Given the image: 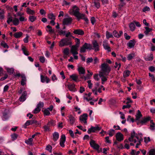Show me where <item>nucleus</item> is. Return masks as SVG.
Instances as JSON below:
<instances>
[{
    "label": "nucleus",
    "instance_id": "obj_1",
    "mask_svg": "<svg viewBox=\"0 0 155 155\" xmlns=\"http://www.w3.org/2000/svg\"><path fill=\"white\" fill-rule=\"evenodd\" d=\"M129 140L130 142H133L136 143V147L137 148L138 146L140 144L143 139L141 137H139L137 134H135L134 131L133 130L131 133L130 137L129 138Z\"/></svg>",
    "mask_w": 155,
    "mask_h": 155
},
{
    "label": "nucleus",
    "instance_id": "obj_2",
    "mask_svg": "<svg viewBox=\"0 0 155 155\" xmlns=\"http://www.w3.org/2000/svg\"><path fill=\"white\" fill-rule=\"evenodd\" d=\"M69 12L70 14L74 15L78 20L83 16V14L80 13L79 8L76 5L73 6Z\"/></svg>",
    "mask_w": 155,
    "mask_h": 155
},
{
    "label": "nucleus",
    "instance_id": "obj_3",
    "mask_svg": "<svg viewBox=\"0 0 155 155\" xmlns=\"http://www.w3.org/2000/svg\"><path fill=\"white\" fill-rule=\"evenodd\" d=\"M110 68L106 64L104 63L101 64V70L99 73H102L105 74H108L110 71Z\"/></svg>",
    "mask_w": 155,
    "mask_h": 155
},
{
    "label": "nucleus",
    "instance_id": "obj_4",
    "mask_svg": "<svg viewBox=\"0 0 155 155\" xmlns=\"http://www.w3.org/2000/svg\"><path fill=\"white\" fill-rule=\"evenodd\" d=\"M71 44L70 38H65L61 40L59 42V46L60 47H63Z\"/></svg>",
    "mask_w": 155,
    "mask_h": 155
},
{
    "label": "nucleus",
    "instance_id": "obj_5",
    "mask_svg": "<svg viewBox=\"0 0 155 155\" xmlns=\"http://www.w3.org/2000/svg\"><path fill=\"white\" fill-rule=\"evenodd\" d=\"M92 49V45L90 44L85 43L81 48L80 52L84 53L86 50H91Z\"/></svg>",
    "mask_w": 155,
    "mask_h": 155
},
{
    "label": "nucleus",
    "instance_id": "obj_6",
    "mask_svg": "<svg viewBox=\"0 0 155 155\" xmlns=\"http://www.w3.org/2000/svg\"><path fill=\"white\" fill-rule=\"evenodd\" d=\"M150 119L151 118L150 117H148L143 118L141 120L137 121V125H139L140 124L142 125H144L150 120Z\"/></svg>",
    "mask_w": 155,
    "mask_h": 155
},
{
    "label": "nucleus",
    "instance_id": "obj_7",
    "mask_svg": "<svg viewBox=\"0 0 155 155\" xmlns=\"http://www.w3.org/2000/svg\"><path fill=\"white\" fill-rule=\"evenodd\" d=\"M87 115L84 114L80 117L79 119L81 123H84L85 124H87Z\"/></svg>",
    "mask_w": 155,
    "mask_h": 155
},
{
    "label": "nucleus",
    "instance_id": "obj_8",
    "mask_svg": "<svg viewBox=\"0 0 155 155\" xmlns=\"http://www.w3.org/2000/svg\"><path fill=\"white\" fill-rule=\"evenodd\" d=\"M92 49L94 50V51L96 52L98 51L99 50V45L96 41H93L92 43Z\"/></svg>",
    "mask_w": 155,
    "mask_h": 155
},
{
    "label": "nucleus",
    "instance_id": "obj_9",
    "mask_svg": "<svg viewBox=\"0 0 155 155\" xmlns=\"http://www.w3.org/2000/svg\"><path fill=\"white\" fill-rule=\"evenodd\" d=\"M41 81V82L48 83L50 81L49 78L43 75L42 74L40 75Z\"/></svg>",
    "mask_w": 155,
    "mask_h": 155
},
{
    "label": "nucleus",
    "instance_id": "obj_10",
    "mask_svg": "<svg viewBox=\"0 0 155 155\" xmlns=\"http://www.w3.org/2000/svg\"><path fill=\"white\" fill-rule=\"evenodd\" d=\"M91 146L93 149L98 150L99 149V146L95 143L94 140H91L90 143Z\"/></svg>",
    "mask_w": 155,
    "mask_h": 155
},
{
    "label": "nucleus",
    "instance_id": "obj_11",
    "mask_svg": "<svg viewBox=\"0 0 155 155\" xmlns=\"http://www.w3.org/2000/svg\"><path fill=\"white\" fill-rule=\"evenodd\" d=\"M8 110H5V112L3 114V115L2 117V119L3 120L6 121L8 119L9 116L8 115Z\"/></svg>",
    "mask_w": 155,
    "mask_h": 155
},
{
    "label": "nucleus",
    "instance_id": "obj_12",
    "mask_svg": "<svg viewBox=\"0 0 155 155\" xmlns=\"http://www.w3.org/2000/svg\"><path fill=\"white\" fill-rule=\"evenodd\" d=\"M108 75V74H102L101 73H99V76L101 78L102 84H104V82L107 80Z\"/></svg>",
    "mask_w": 155,
    "mask_h": 155
},
{
    "label": "nucleus",
    "instance_id": "obj_13",
    "mask_svg": "<svg viewBox=\"0 0 155 155\" xmlns=\"http://www.w3.org/2000/svg\"><path fill=\"white\" fill-rule=\"evenodd\" d=\"M72 19L71 18L68 17L63 20V23L65 25H68L71 23Z\"/></svg>",
    "mask_w": 155,
    "mask_h": 155
},
{
    "label": "nucleus",
    "instance_id": "obj_14",
    "mask_svg": "<svg viewBox=\"0 0 155 155\" xmlns=\"http://www.w3.org/2000/svg\"><path fill=\"white\" fill-rule=\"evenodd\" d=\"M78 46H72L71 48V52L72 54H78Z\"/></svg>",
    "mask_w": 155,
    "mask_h": 155
},
{
    "label": "nucleus",
    "instance_id": "obj_15",
    "mask_svg": "<svg viewBox=\"0 0 155 155\" xmlns=\"http://www.w3.org/2000/svg\"><path fill=\"white\" fill-rule=\"evenodd\" d=\"M136 43V41L134 39L130 40L129 42L127 43V45L130 48H131L134 47Z\"/></svg>",
    "mask_w": 155,
    "mask_h": 155
},
{
    "label": "nucleus",
    "instance_id": "obj_16",
    "mask_svg": "<svg viewBox=\"0 0 155 155\" xmlns=\"http://www.w3.org/2000/svg\"><path fill=\"white\" fill-rule=\"evenodd\" d=\"M65 136L64 134H62L61 136L60 139V145L62 147H64V143L65 141Z\"/></svg>",
    "mask_w": 155,
    "mask_h": 155
},
{
    "label": "nucleus",
    "instance_id": "obj_17",
    "mask_svg": "<svg viewBox=\"0 0 155 155\" xmlns=\"http://www.w3.org/2000/svg\"><path fill=\"white\" fill-rule=\"evenodd\" d=\"M116 138L117 141H121L124 139L123 135L120 133H117L116 135Z\"/></svg>",
    "mask_w": 155,
    "mask_h": 155
},
{
    "label": "nucleus",
    "instance_id": "obj_18",
    "mask_svg": "<svg viewBox=\"0 0 155 155\" xmlns=\"http://www.w3.org/2000/svg\"><path fill=\"white\" fill-rule=\"evenodd\" d=\"M68 117V121L70 124L71 125H73L76 120L75 118L71 115H69Z\"/></svg>",
    "mask_w": 155,
    "mask_h": 155
},
{
    "label": "nucleus",
    "instance_id": "obj_19",
    "mask_svg": "<svg viewBox=\"0 0 155 155\" xmlns=\"http://www.w3.org/2000/svg\"><path fill=\"white\" fill-rule=\"evenodd\" d=\"M144 58L146 61H152L154 57L152 54H150L145 56Z\"/></svg>",
    "mask_w": 155,
    "mask_h": 155
},
{
    "label": "nucleus",
    "instance_id": "obj_20",
    "mask_svg": "<svg viewBox=\"0 0 155 155\" xmlns=\"http://www.w3.org/2000/svg\"><path fill=\"white\" fill-rule=\"evenodd\" d=\"M123 32L122 31H120L119 33L116 30L113 31V34L114 36L116 38H120L121 35L123 34Z\"/></svg>",
    "mask_w": 155,
    "mask_h": 155
},
{
    "label": "nucleus",
    "instance_id": "obj_21",
    "mask_svg": "<svg viewBox=\"0 0 155 155\" xmlns=\"http://www.w3.org/2000/svg\"><path fill=\"white\" fill-rule=\"evenodd\" d=\"M142 117V115L141 114L140 111V110H138L136 115V121H137V122L139 121H140V119Z\"/></svg>",
    "mask_w": 155,
    "mask_h": 155
},
{
    "label": "nucleus",
    "instance_id": "obj_22",
    "mask_svg": "<svg viewBox=\"0 0 155 155\" xmlns=\"http://www.w3.org/2000/svg\"><path fill=\"white\" fill-rule=\"evenodd\" d=\"M73 33L74 34L82 35H84V33L83 31L81 29L75 30Z\"/></svg>",
    "mask_w": 155,
    "mask_h": 155
},
{
    "label": "nucleus",
    "instance_id": "obj_23",
    "mask_svg": "<svg viewBox=\"0 0 155 155\" xmlns=\"http://www.w3.org/2000/svg\"><path fill=\"white\" fill-rule=\"evenodd\" d=\"M67 86L69 90L72 92H75L76 90L75 87V85L74 84H68Z\"/></svg>",
    "mask_w": 155,
    "mask_h": 155
},
{
    "label": "nucleus",
    "instance_id": "obj_24",
    "mask_svg": "<svg viewBox=\"0 0 155 155\" xmlns=\"http://www.w3.org/2000/svg\"><path fill=\"white\" fill-rule=\"evenodd\" d=\"M103 46L104 49L106 50H107L108 52H109L111 51L110 48L107 43L104 42Z\"/></svg>",
    "mask_w": 155,
    "mask_h": 155
},
{
    "label": "nucleus",
    "instance_id": "obj_25",
    "mask_svg": "<svg viewBox=\"0 0 155 155\" xmlns=\"http://www.w3.org/2000/svg\"><path fill=\"white\" fill-rule=\"evenodd\" d=\"M53 139L54 141H56L59 137V134L58 133L56 132H54L53 134Z\"/></svg>",
    "mask_w": 155,
    "mask_h": 155
},
{
    "label": "nucleus",
    "instance_id": "obj_26",
    "mask_svg": "<svg viewBox=\"0 0 155 155\" xmlns=\"http://www.w3.org/2000/svg\"><path fill=\"white\" fill-rule=\"evenodd\" d=\"M78 71L80 74H84L85 73V70L83 67H78Z\"/></svg>",
    "mask_w": 155,
    "mask_h": 155
},
{
    "label": "nucleus",
    "instance_id": "obj_27",
    "mask_svg": "<svg viewBox=\"0 0 155 155\" xmlns=\"http://www.w3.org/2000/svg\"><path fill=\"white\" fill-rule=\"evenodd\" d=\"M26 93L25 91L23 92L22 96L19 98V100L21 101H24L26 100Z\"/></svg>",
    "mask_w": 155,
    "mask_h": 155
},
{
    "label": "nucleus",
    "instance_id": "obj_28",
    "mask_svg": "<svg viewBox=\"0 0 155 155\" xmlns=\"http://www.w3.org/2000/svg\"><path fill=\"white\" fill-rule=\"evenodd\" d=\"M22 33L20 31L15 33L13 35L16 38H19L22 36Z\"/></svg>",
    "mask_w": 155,
    "mask_h": 155
},
{
    "label": "nucleus",
    "instance_id": "obj_29",
    "mask_svg": "<svg viewBox=\"0 0 155 155\" xmlns=\"http://www.w3.org/2000/svg\"><path fill=\"white\" fill-rule=\"evenodd\" d=\"M70 77L75 81L77 82L78 81V76L75 74H73L71 75L70 76Z\"/></svg>",
    "mask_w": 155,
    "mask_h": 155
},
{
    "label": "nucleus",
    "instance_id": "obj_30",
    "mask_svg": "<svg viewBox=\"0 0 155 155\" xmlns=\"http://www.w3.org/2000/svg\"><path fill=\"white\" fill-rule=\"evenodd\" d=\"M21 77L22 79L21 81V84L22 85H24L26 84V78L24 75H21Z\"/></svg>",
    "mask_w": 155,
    "mask_h": 155
},
{
    "label": "nucleus",
    "instance_id": "obj_31",
    "mask_svg": "<svg viewBox=\"0 0 155 155\" xmlns=\"http://www.w3.org/2000/svg\"><path fill=\"white\" fill-rule=\"evenodd\" d=\"M130 73V71L128 70L125 71L123 74V77L124 78H126L129 76Z\"/></svg>",
    "mask_w": 155,
    "mask_h": 155
},
{
    "label": "nucleus",
    "instance_id": "obj_32",
    "mask_svg": "<svg viewBox=\"0 0 155 155\" xmlns=\"http://www.w3.org/2000/svg\"><path fill=\"white\" fill-rule=\"evenodd\" d=\"M5 13V10L3 9L0 10V19H2L4 18V14Z\"/></svg>",
    "mask_w": 155,
    "mask_h": 155
},
{
    "label": "nucleus",
    "instance_id": "obj_33",
    "mask_svg": "<svg viewBox=\"0 0 155 155\" xmlns=\"http://www.w3.org/2000/svg\"><path fill=\"white\" fill-rule=\"evenodd\" d=\"M135 56V54L131 53L128 54L127 56V58L128 60H130L132 59Z\"/></svg>",
    "mask_w": 155,
    "mask_h": 155
},
{
    "label": "nucleus",
    "instance_id": "obj_34",
    "mask_svg": "<svg viewBox=\"0 0 155 155\" xmlns=\"http://www.w3.org/2000/svg\"><path fill=\"white\" fill-rule=\"evenodd\" d=\"M94 5L97 8H98L100 6V3L99 2V0H94Z\"/></svg>",
    "mask_w": 155,
    "mask_h": 155
},
{
    "label": "nucleus",
    "instance_id": "obj_35",
    "mask_svg": "<svg viewBox=\"0 0 155 155\" xmlns=\"http://www.w3.org/2000/svg\"><path fill=\"white\" fill-rule=\"evenodd\" d=\"M22 50L23 52V53L25 55L28 56L29 54L28 51L27 49L25 47H22Z\"/></svg>",
    "mask_w": 155,
    "mask_h": 155
},
{
    "label": "nucleus",
    "instance_id": "obj_36",
    "mask_svg": "<svg viewBox=\"0 0 155 155\" xmlns=\"http://www.w3.org/2000/svg\"><path fill=\"white\" fill-rule=\"evenodd\" d=\"M13 23L15 25L17 26L18 25L19 23L18 19L16 18H14L13 21Z\"/></svg>",
    "mask_w": 155,
    "mask_h": 155
},
{
    "label": "nucleus",
    "instance_id": "obj_37",
    "mask_svg": "<svg viewBox=\"0 0 155 155\" xmlns=\"http://www.w3.org/2000/svg\"><path fill=\"white\" fill-rule=\"evenodd\" d=\"M26 12L28 14L31 15H33L35 13V12L34 10H31L29 8H27Z\"/></svg>",
    "mask_w": 155,
    "mask_h": 155
},
{
    "label": "nucleus",
    "instance_id": "obj_38",
    "mask_svg": "<svg viewBox=\"0 0 155 155\" xmlns=\"http://www.w3.org/2000/svg\"><path fill=\"white\" fill-rule=\"evenodd\" d=\"M5 68L7 72L10 74H12L14 71V69L12 68H9L7 67H5Z\"/></svg>",
    "mask_w": 155,
    "mask_h": 155
},
{
    "label": "nucleus",
    "instance_id": "obj_39",
    "mask_svg": "<svg viewBox=\"0 0 155 155\" xmlns=\"http://www.w3.org/2000/svg\"><path fill=\"white\" fill-rule=\"evenodd\" d=\"M48 30H47V31L50 33H53L54 32V31L52 28L51 26L49 25H48L46 27Z\"/></svg>",
    "mask_w": 155,
    "mask_h": 155
},
{
    "label": "nucleus",
    "instance_id": "obj_40",
    "mask_svg": "<svg viewBox=\"0 0 155 155\" xmlns=\"http://www.w3.org/2000/svg\"><path fill=\"white\" fill-rule=\"evenodd\" d=\"M33 141V139L32 138H30L28 140L25 141V142L27 144L31 145L32 144V142Z\"/></svg>",
    "mask_w": 155,
    "mask_h": 155
},
{
    "label": "nucleus",
    "instance_id": "obj_41",
    "mask_svg": "<svg viewBox=\"0 0 155 155\" xmlns=\"http://www.w3.org/2000/svg\"><path fill=\"white\" fill-rule=\"evenodd\" d=\"M129 27L131 31H134L135 29V25L134 23H131L129 25Z\"/></svg>",
    "mask_w": 155,
    "mask_h": 155
},
{
    "label": "nucleus",
    "instance_id": "obj_42",
    "mask_svg": "<svg viewBox=\"0 0 155 155\" xmlns=\"http://www.w3.org/2000/svg\"><path fill=\"white\" fill-rule=\"evenodd\" d=\"M106 36L107 39L113 37V36L112 35V34L107 31L106 32Z\"/></svg>",
    "mask_w": 155,
    "mask_h": 155
},
{
    "label": "nucleus",
    "instance_id": "obj_43",
    "mask_svg": "<svg viewBox=\"0 0 155 155\" xmlns=\"http://www.w3.org/2000/svg\"><path fill=\"white\" fill-rule=\"evenodd\" d=\"M48 17L51 20L55 19V16L52 13H50L48 14Z\"/></svg>",
    "mask_w": 155,
    "mask_h": 155
},
{
    "label": "nucleus",
    "instance_id": "obj_44",
    "mask_svg": "<svg viewBox=\"0 0 155 155\" xmlns=\"http://www.w3.org/2000/svg\"><path fill=\"white\" fill-rule=\"evenodd\" d=\"M1 45L4 48H9V46L4 41H2L1 42Z\"/></svg>",
    "mask_w": 155,
    "mask_h": 155
},
{
    "label": "nucleus",
    "instance_id": "obj_45",
    "mask_svg": "<svg viewBox=\"0 0 155 155\" xmlns=\"http://www.w3.org/2000/svg\"><path fill=\"white\" fill-rule=\"evenodd\" d=\"M146 30L145 31L144 33L146 35L148 34L149 32H150L151 31V29L149 28L148 27H144Z\"/></svg>",
    "mask_w": 155,
    "mask_h": 155
},
{
    "label": "nucleus",
    "instance_id": "obj_46",
    "mask_svg": "<svg viewBox=\"0 0 155 155\" xmlns=\"http://www.w3.org/2000/svg\"><path fill=\"white\" fill-rule=\"evenodd\" d=\"M36 19V17L33 16H30L29 17V20L31 22H33Z\"/></svg>",
    "mask_w": 155,
    "mask_h": 155
},
{
    "label": "nucleus",
    "instance_id": "obj_47",
    "mask_svg": "<svg viewBox=\"0 0 155 155\" xmlns=\"http://www.w3.org/2000/svg\"><path fill=\"white\" fill-rule=\"evenodd\" d=\"M13 21L12 17L11 16H9L7 18V22L8 24H9L11 22H13Z\"/></svg>",
    "mask_w": 155,
    "mask_h": 155
},
{
    "label": "nucleus",
    "instance_id": "obj_48",
    "mask_svg": "<svg viewBox=\"0 0 155 155\" xmlns=\"http://www.w3.org/2000/svg\"><path fill=\"white\" fill-rule=\"evenodd\" d=\"M108 134L109 136L110 137L112 136L114 134V130L113 129H111L108 131Z\"/></svg>",
    "mask_w": 155,
    "mask_h": 155
},
{
    "label": "nucleus",
    "instance_id": "obj_49",
    "mask_svg": "<svg viewBox=\"0 0 155 155\" xmlns=\"http://www.w3.org/2000/svg\"><path fill=\"white\" fill-rule=\"evenodd\" d=\"M74 109H75V111L77 112L78 114H80L81 113V111L80 108L77 106H75L74 107Z\"/></svg>",
    "mask_w": 155,
    "mask_h": 155
},
{
    "label": "nucleus",
    "instance_id": "obj_50",
    "mask_svg": "<svg viewBox=\"0 0 155 155\" xmlns=\"http://www.w3.org/2000/svg\"><path fill=\"white\" fill-rule=\"evenodd\" d=\"M52 147L49 145H47L46 148V150L48 151L50 153L52 152Z\"/></svg>",
    "mask_w": 155,
    "mask_h": 155
},
{
    "label": "nucleus",
    "instance_id": "obj_51",
    "mask_svg": "<svg viewBox=\"0 0 155 155\" xmlns=\"http://www.w3.org/2000/svg\"><path fill=\"white\" fill-rule=\"evenodd\" d=\"M96 131L94 127H91V128L89 129L87 131L88 134H90L91 132H95Z\"/></svg>",
    "mask_w": 155,
    "mask_h": 155
},
{
    "label": "nucleus",
    "instance_id": "obj_52",
    "mask_svg": "<svg viewBox=\"0 0 155 155\" xmlns=\"http://www.w3.org/2000/svg\"><path fill=\"white\" fill-rule=\"evenodd\" d=\"M149 155H155V149H151L149 152Z\"/></svg>",
    "mask_w": 155,
    "mask_h": 155
},
{
    "label": "nucleus",
    "instance_id": "obj_53",
    "mask_svg": "<svg viewBox=\"0 0 155 155\" xmlns=\"http://www.w3.org/2000/svg\"><path fill=\"white\" fill-rule=\"evenodd\" d=\"M127 120L130 122H134V121L133 118H131L130 116L129 115L127 119Z\"/></svg>",
    "mask_w": 155,
    "mask_h": 155
},
{
    "label": "nucleus",
    "instance_id": "obj_54",
    "mask_svg": "<svg viewBox=\"0 0 155 155\" xmlns=\"http://www.w3.org/2000/svg\"><path fill=\"white\" fill-rule=\"evenodd\" d=\"M69 49L67 48H65L64 49L63 53L64 54L68 55L69 53Z\"/></svg>",
    "mask_w": 155,
    "mask_h": 155
},
{
    "label": "nucleus",
    "instance_id": "obj_55",
    "mask_svg": "<svg viewBox=\"0 0 155 155\" xmlns=\"http://www.w3.org/2000/svg\"><path fill=\"white\" fill-rule=\"evenodd\" d=\"M40 110L41 109L37 107L34 110L33 113L34 114H37L40 111Z\"/></svg>",
    "mask_w": 155,
    "mask_h": 155
},
{
    "label": "nucleus",
    "instance_id": "obj_56",
    "mask_svg": "<svg viewBox=\"0 0 155 155\" xmlns=\"http://www.w3.org/2000/svg\"><path fill=\"white\" fill-rule=\"evenodd\" d=\"M44 114L46 116H48L50 114V112L49 110L48 109L45 110L44 111Z\"/></svg>",
    "mask_w": 155,
    "mask_h": 155
},
{
    "label": "nucleus",
    "instance_id": "obj_57",
    "mask_svg": "<svg viewBox=\"0 0 155 155\" xmlns=\"http://www.w3.org/2000/svg\"><path fill=\"white\" fill-rule=\"evenodd\" d=\"M30 122H31L30 120H27L26 123H25L24 125V128H26L27 126L31 124Z\"/></svg>",
    "mask_w": 155,
    "mask_h": 155
},
{
    "label": "nucleus",
    "instance_id": "obj_58",
    "mask_svg": "<svg viewBox=\"0 0 155 155\" xmlns=\"http://www.w3.org/2000/svg\"><path fill=\"white\" fill-rule=\"evenodd\" d=\"M93 59L92 58H88L87 59L86 61L87 64H89L92 62Z\"/></svg>",
    "mask_w": 155,
    "mask_h": 155
},
{
    "label": "nucleus",
    "instance_id": "obj_59",
    "mask_svg": "<svg viewBox=\"0 0 155 155\" xmlns=\"http://www.w3.org/2000/svg\"><path fill=\"white\" fill-rule=\"evenodd\" d=\"M18 135L15 134H14L11 135V137L13 140H15L18 137Z\"/></svg>",
    "mask_w": 155,
    "mask_h": 155
},
{
    "label": "nucleus",
    "instance_id": "obj_60",
    "mask_svg": "<svg viewBox=\"0 0 155 155\" xmlns=\"http://www.w3.org/2000/svg\"><path fill=\"white\" fill-rule=\"evenodd\" d=\"M39 60L41 62L43 63L45 62V58L44 56H40L39 57Z\"/></svg>",
    "mask_w": 155,
    "mask_h": 155
},
{
    "label": "nucleus",
    "instance_id": "obj_61",
    "mask_svg": "<svg viewBox=\"0 0 155 155\" xmlns=\"http://www.w3.org/2000/svg\"><path fill=\"white\" fill-rule=\"evenodd\" d=\"M44 103L42 102H40L38 104L37 107L39 108L40 109L42 107L44 106Z\"/></svg>",
    "mask_w": 155,
    "mask_h": 155
},
{
    "label": "nucleus",
    "instance_id": "obj_62",
    "mask_svg": "<svg viewBox=\"0 0 155 155\" xmlns=\"http://www.w3.org/2000/svg\"><path fill=\"white\" fill-rule=\"evenodd\" d=\"M76 44L74 46H78L79 47L80 44V40L77 38L75 39Z\"/></svg>",
    "mask_w": 155,
    "mask_h": 155
},
{
    "label": "nucleus",
    "instance_id": "obj_63",
    "mask_svg": "<svg viewBox=\"0 0 155 155\" xmlns=\"http://www.w3.org/2000/svg\"><path fill=\"white\" fill-rule=\"evenodd\" d=\"M87 82L88 84V87L90 88H91L92 87L93 84L91 83V80H88L87 81Z\"/></svg>",
    "mask_w": 155,
    "mask_h": 155
},
{
    "label": "nucleus",
    "instance_id": "obj_64",
    "mask_svg": "<svg viewBox=\"0 0 155 155\" xmlns=\"http://www.w3.org/2000/svg\"><path fill=\"white\" fill-rule=\"evenodd\" d=\"M9 88V86L8 85H6L4 87L3 89V92H7Z\"/></svg>",
    "mask_w": 155,
    "mask_h": 155
}]
</instances>
